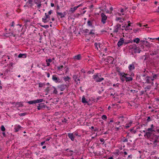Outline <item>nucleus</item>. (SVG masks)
<instances>
[{"label": "nucleus", "mask_w": 159, "mask_h": 159, "mask_svg": "<svg viewBox=\"0 0 159 159\" xmlns=\"http://www.w3.org/2000/svg\"><path fill=\"white\" fill-rule=\"evenodd\" d=\"M144 136L151 142V144L153 145V147L157 146V144L159 143V135L154 134L153 133L146 132L144 134Z\"/></svg>", "instance_id": "1"}, {"label": "nucleus", "mask_w": 159, "mask_h": 159, "mask_svg": "<svg viewBox=\"0 0 159 159\" xmlns=\"http://www.w3.org/2000/svg\"><path fill=\"white\" fill-rule=\"evenodd\" d=\"M101 76L100 75H99L98 73H97L96 74L93 75V77L96 82H101L104 80L103 78H100V77Z\"/></svg>", "instance_id": "2"}, {"label": "nucleus", "mask_w": 159, "mask_h": 159, "mask_svg": "<svg viewBox=\"0 0 159 159\" xmlns=\"http://www.w3.org/2000/svg\"><path fill=\"white\" fill-rule=\"evenodd\" d=\"M52 80L56 83H62V80L58 77L56 75H54L52 76Z\"/></svg>", "instance_id": "3"}, {"label": "nucleus", "mask_w": 159, "mask_h": 159, "mask_svg": "<svg viewBox=\"0 0 159 159\" xmlns=\"http://www.w3.org/2000/svg\"><path fill=\"white\" fill-rule=\"evenodd\" d=\"M45 17L44 18H42V21L44 23L48 22L50 20V16L47 14V13H45Z\"/></svg>", "instance_id": "4"}, {"label": "nucleus", "mask_w": 159, "mask_h": 159, "mask_svg": "<svg viewBox=\"0 0 159 159\" xmlns=\"http://www.w3.org/2000/svg\"><path fill=\"white\" fill-rule=\"evenodd\" d=\"M68 87L66 84H61L58 85L57 86V88L58 89H60L61 91H64L66 88H67Z\"/></svg>", "instance_id": "5"}, {"label": "nucleus", "mask_w": 159, "mask_h": 159, "mask_svg": "<svg viewBox=\"0 0 159 159\" xmlns=\"http://www.w3.org/2000/svg\"><path fill=\"white\" fill-rule=\"evenodd\" d=\"M101 22L103 24H104L106 23V21L107 19V16L104 14V13H102L101 14Z\"/></svg>", "instance_id": "6"}, {"label": "nucleus", "mask_w": 159, "mask_h": 159, "mask_svg": "<svg viewBox=\"0 0 159 159\" xmlns=\"http://www.w3.org/2000/svg\"><path fill=\"white\" fill-rule=\"evenodd\" d=\"M146 82L145 83L150 84L152 85H153L154 84L153 82H151L150 79V76H147L146 77Z\"/></svg>", "instance_id": "7"}, {"label": "nucleus", "mask_w": 159, "mask_h": 159, "mask_svg": "<svg viewBox=\"0 0 159 159\" xmlns=\"http://www.w3.org/2000/svg\"><path fill=\"white\" fill-rule=\"evenodd\" d=\"M125 39L123 38H122L120 39L117 43V45L118 47H120L124 43Z\"/></svg>", "instance_id": "8"}, {"label": "nucleus", "mask_w": 159, "mask_h": 159, "mask_svg": "<svg viewBox=\"0 0 159 159\" xmlns=\"http://www.w3.org/2000/svg\"><path fill=\"white\" fill-rule=\"evenodd\" d=\"M41 0H34V3L37 5V7L39 8H40L42 5V4L41 3Z\"/></svg>", "instance_id": "9"}, {"label": "nucleus", "mask_w": 159, "mask_h": 159, "mask_svg": "<svg viewBox=\"0 0 159 159\" xmlns=\"http://www.w3.org/2000/svg\"><path fill=\"white\" fill-rule=\"evenodd\" d=\"M39 105L37 106V109L38 110H41L43 108H45L46 106L44 103H40Z\"/></svg>", "instance_id": "10"}, {"label": "nucleus", "mask_w": 159, "mask_h": 159, "mask_svg": "<svg viewBox=\"0 0 159 159\" xmlns=\"http://www.w3.org/2000/svg\"><path fill=\"white\" fill-rule=\"evenodd\" d=\"M68 136L69 138L72 141H74L75 139V136L73 134V133H68Z\"/></svg>", "instance_id": "11"}, {"label": "nucleus", "mask_w": 159, "mask_h": 159, "mask_svg": "<svg viewBox=\"0 0 159 159\" xmlns=\"http://www.w3.org/2000/svg\"><path fill=\"white\" fill-rule=\"evenodd\" d=\"M74 61L79 60L81 59V56L80 54H78L77 55L73 57Z\"/></svg>", "instance_id": "12"}, {"label": "nucleus", "mask_w": 159, "mask_h": 159, "mask_svg": "<svg viewBox=\"0 0 159 159\" xmlns=\"http://www.w3.org/2000/svg\"><path fill=\"white\" fill-rule=\"evenodd\" d=\"M94 45L95 48H96L98 50H99L98 46V47H99V48L101 49L102 46L101 43H99L98 44L97 43H95L94 44Z\"/></svg>", "instance_id": "13"}, {"label": "nucleus", "mask_w": 159, "mask_h": 159, "mask_svg": "<svg viewBox=\"0 0 159 159\" xmlns=\"http://www.w3.org/2000/svg\"><path fill=\"white\" fill-rule=\"evenodd\" d=\"M27 54L26 53H20L18 56L19 58H25L27 57Z\"/></svg>", "instance_id": "14"}, {"label": "nucleus", "mask_w": 159, "mask_h": 159, "mask_svg": "<svg viewBox=\"0 0 159 159\" xmlns=\"http://www.w3.org/2000/svg\"><path fill=\"white\" fill-rule=\"evenodd\" d=\"M120 72V74L119 75L120 76H121L123 78H125L126 77H127V76H128L129 75L127 73H125L124 72H120V71H119Z\"/></svg>", "instance_id": "15"}, {"label": "nucleus", "mask_w": 159, "mask_h": 159, "mask_svg": "<svg viewBox=\"0 0 159 159\" xmlns=\"http://www.w3.org/2000/svg\"><path fill=\"white\" fill-rule=\"evenodd\" d=\"M28 0V1L26 2V4H27L30 7H31L33 5V1L30 0Z\"/></svg>", "instance_id": "16"}, {"label": "nucleus", "mask_w": 159, "mask_h": 159, "mask_svg": "<svg viewBox=\"0 0 159 159\" xmlns=\"http://www.w3.org/2000/svg\"><path fill=\"white\" fill-rule=\"evenodd\" d=\"M128 68L130 71H131L132 70L134 69L135 67L134 63H133L132 64H130Z\"/></svg>", "instance_id": "17"}, {"label": "nucleus", "mask_w": 159, "mask_h": 159, "mask_svg": "<svg viewBox=\"0 0 159 159\" xmlns=\"http://www.w3.org/2000/svg\"><path fill=\"white\" fill-rule=\"evenodd\" d=\"M129 48L130 49H133L134 51L135 49H137V46L135 44H134L132 45H130Z\"/></svg>", "instance_id": "18"}, {"label": "nucleus", "mask_w": 159, "mask_h": 159, "mask_svg": "<svg viewBox=\"0 0 159 159\" xmlns=\"http://www.w3.org/2000/svg\"><path fill=\"white\" fill-rule=\"evenodd\" d=\"M77 9V7H75L73 8H70V10H69V11L71 12V13H73Z\"/></svg>", "instance_id": "19"}, {"label": "nucleus", "mask_w": 159, "mask_h": 159, "mask_svg": "<svg viewBox=\"0 0 159 159\" xmlns=\"http://www.w3.org/2000/svg\"><path fill=\"white\" fill-rule=\"evenodd\" d=\"M152 75L153 76V78H155V79H159V74H154L152 73Z\"/></svg>", "instance_id": "20"}, {"label": "nucleus", "mask_w": 159, "mask_h": 159, "mask_svg": "<svg viewBox=\"0 0 159 159\" xmlns=\"http://www.w3.org/2000/svg\"><path fill=\"white\" fill-rule=\"evenodd\" d=\"M124 78L125 79L126 81L127 82H130L133 80V78L131 77H127Z\"/></svg>", "instance_id": "21"}, {"label": "nucleus", "mask_w": 159, "mask_h": 159, "mask_svg": "<svg viewBox=\"0 0 159 159\" xmlns=\"http://www.w3.org/2000/svg\"><path fill=\"white\" fill-rule=\"evenodd\" d=\"M132 41L134 43H138L140 41V39L139 38H137L133 39V41Z\"/></svg>", "instance_id": "22"}, {"label": "nucleus", "mask_w": 159, "mask_h": 159, "mask_svg": "<svg viewBox=\"0 0 159 159\" xmlns=\"http://www.w3.org/2000/svg\"><path fill=\"white\" fill-rule=\"evenodd\" d=\"M57 15L60 16L61 18H62L64 17V15H63V13L61 12H58L57 11Z\"/></svg>", "instance_id": "23"}, {"label": "nucleus", "mask_w": 159, "mask_h": 159, "mask_svg": "<svg viewBox=\"0 0 159 159\" xmlns=\"http://www.w3.org/2000/svg\"><path fill=\"white\" fill-rule=\"evenodd\" d=\"M82 103H87L88 102L87 101L86 99L85 98L84 96L82 97Z\"/></svg>", "instance_id": "24"}, {"label": "nucleus", "mask_w": 159, "mask_h": 159, "mask_svg": "<svg viewBox=\"0 0 159 159\" xmlns=\"http://www.w3.org/2000/svg\"><path fill=\"white\" fill-rule=\"evenodd\" d=\"M132 123V122L131 121L129 123L126 124V125L125 126V127L126 128H129V127H130Z\"/></svg>", "instance_id": "25"}, {"label": "nucleus", "mask_w": 159, "mask_h": 159, "mask_svg": "<svg viewBox=\"0 0 159 159\" xmlns=\"http://www.w3.org/2000/svg\"><path fill=\"white\" fill-rule=\"evenodd\" d=\"M87 24L88 25L91 26L92 27H93V25L92 22L90 20H88L87 22Z\"/></svg>", "instance_id": "26"}, {"label": "nucleus", "mask_w": 159, "mask_h": 159, "mask_svg": "<svg viewBox=\"0 0 159 159\" xmlns=\"http://www.w3.org/2000/svg\"><path fill=\"white\" fill-rule=\"evenodd\" d=\"M147 131H146V132H149L150 133H152L153 131H155V130H153V129H152V128H148L147 129Z\"/></svg>", "instance_id": "27"}, {"label": "nucleus", "mask_w": 159, "mask_h": 159, "mask_svg": "<svg viewBox=\"0 0 159 159\" xmlns=\"http://www.w3.org/2000/svg\"><path fill=\"white\" fill-rule=\"evenodd\" d=\"M35 103H39L41 102H42L43 101V99H38L37 100H35Z\"/></svg>", "instance_id": "28"}, {"label": "nucleus", "mask_w": 159, "mask_h": 159, "mask_svg": "<svg viewBox=\"0 0 159 159\" xmlns=\"http://www.w3.org/2000/svg\"><path fill=\"white\" fill-rule=\"evenodd\" d=\"M137 49H135L134 50V52L135 53H139L140 52L141 50L139 48V47H137Z\"/></svg>", "instance_id": "29"}, {"label": "nucleus", "mask_w": 159, "mask_h": 159, "mask_svg": "<svg viewBox=\"0 0 159 159\" xmlns=\"http://www.w3.org/2000/svg\"><path fill=\"white\" fill-rule=\"evenodd\" d=\"M70 79V78L68 76H66L64 78V80L65 82L67 81H69V80Z\"/></svg>", "instance_id": "30"}, {"label": "nucleus", "mask_w": 159, "mask_h": 159, "mask_svg": "<svg viewBox=\"0 0 159 159\" xmlns=\"http://www.w3.org/2000/svg\"><path fill=\"white\" fill-rule=\"evenodd\" d=\"M21 128V126H20V125H18L17 126V128H16L15 127V131L16 132H18L19 129Z\"/></svg>", "instance_id": "31"}, {"label": "nucleus", "mask_w": 159, "mask_h": 159, "mask_svg": "<svg viewBox=\"0 0 159 159\" xmlns=\"http://www.w3.org/2000/svg\"><path fill=\"white\" fill-rule=\"evenodd\" d=\"M73 78L74 79V80H75V82H77L76 80L78 78L77 76L76 75H74L73 76Z\"/></svg>", "instance_id": "32"}, {"label": "nucleus", "mask_w": 159, "mask_h": 159, "mask_svg": "<svg viewBox=\"0 0 159 159\" xmlns=\"http://www.w3.org/2000/svg\"><path fill=\"white\" fill-rule=\"evenodd\" d=\"M132 40H131V41H130V40L125 41H124V43L125 45H126L130 43H132Z\"/></svg>", "instance_id": "33"}, {"label": "nucleus", "mask_w": 159, "mask_h": 159, "mask_svg": "<svg viewBox=\"0 0 159 159\" xmlns=\"http://www.w3.org/2000/svg\"><path fill=\"white\" fill-rule=\"evenodd\" d=\"M94 31L95 30H90V31L89 33L88 34L89 35H90L91 34H94Z\"/></svg>", "instance_id": "34"}, {"label": "nucleus", "mask_w": 159, "mask_h": 159, "mask_svg": "<svg viewBox=\"0 0 159 159\" xmlns=\"http://www.w3.org/2000/svg\"><path fill=\"white\" fill-rule=\"evenodd\" d=\"M27 102L30 104H33L34 103V104L36 103L35 100L29 101H28Z\"/></svg>", "instance_id": "35"}, {"label": "nucleus", "mask_w": 159, "mask_h": 159, "mask_svg": "<svg viewBox=\"0 0 159 159\" xmlns=\"http://www.w3.org/2000/svg\"><path fill=\"white\" fill-rule=\"evenodd\" d=\"M52 88L54 89V91H53V93L56 94H57L58 92L56 88L54 86H52Z\"/></svg>", "instance_id": "36"}, {"label": "nucleus", "mask_w": 159, "mask_h": 159, "mask_svg": "<svg viewBox=\"0 0 159 159\" xmlns=\"http://www.w3.org/2000/svg\"><path fill=\"white\" fill-rule=\"evenodd\" d=\"M89 30L88 29H85L83 30V32L84 33H89Z\"/></svg>", "instance_id": "37"}, {"label": "nucleus", "mask_w": 159, "mask_h": 159, "mask_svg": "<svg viewBox=\"0 0 159 159\" xmlns=\"http://www.w3.org/2000/svg\"><path fill=\"white\" fill-rule=\"evenodd\" d=\"M39 87H42L45 85V84L44 83H39Z\"/></svg>", "instance_id": "38"}, {"label": "nucleus", "mask_w": 159, "mask_h": 159, "mask_svg": "<svg viewBox=\"0 0 159 159\" xmlns=\"http://www.w3.org/2000/svg\"><path fill=\"white\" fill-rule=\"evenodd\" d=\"M131 24V23H129L128 24V25L126 26L125 28V30H129V27L130 26Z\"/></svg>", "instance_id": "39"}, {"label": "nucleus", "mask_w": 159, "mask_h": 159, "mask_svg": "<svg viewBox=\"0 0 159 159\" xmlns=\"http://www.w3.org/2000/svg\"><path fill=\"white\" fill-rule=\"evenodd\" d=\"M107 116L105 115H103L102 116V118L103 120H106L107 119Z\"/></svg>", "instance_id": "40"}, {"label": "nucleus", "mask_w": 159, "mask_h": 159, "mask_svg": "<svg viewBox=\"0 0 159 159\" xmlns=\"http://www.w3.org/2000/svg\"><path fill=\"white\" fill-rule=\"evenodd\" d=\"M121 27V25L119 24H117L115 27V28H116L117 29L120 28Z\"/></svg>", "instance_id": "41"}, {"label": "nucleus", "mask_w": 159, "mask_h": 159, "mask_svg": "<svg viewBox=\"0 0 159 159\" xmlns=\"http://www.w3.org/2000/svg\"><path fill=\"white\" fill-rule=\"evenodd\" d=\"M152 85H148L147 86H146L144 89H150L151 88V87Z\"/></svg>", "instance_id": "42"}, {"label": "nucleus", "mask_w": 159, "mask_h": 159, "mask_svg": "<svg viewBox=\"0 0 159 159\" xmlns=\"http://www.w3.org/2000/svg\"><path fill=\"white\" fill-rule=\"evenodd\" d=\"M49 88L48 87H47L45 89V91H46V93H47L46 95H47L48 94V93H49Z\"/></svg>", "instance_id": "43"}, {"label": "nucleus", "mask_w": 159, "mask_h": 159, "mask_svg": "<svg viewBox=\"0 0 159 159\" xmlns=\"http://www.w3.org/2000/svg\"><path fill=\"white\" fill-rule=\"evenodd\" d=\"M40 26L42 27H44L46 29L49 28V25H40Z\"/></svg>", "instance_id": "44"}, {"label": "nucleus", "mask_w": 159, "mask_h": 159, "mask_svg": "<svg viewBox=\"0 0 159 159\" xmlns=\"http://www.w3.org/2000/svg\"><path fill=\"white\" fill-rule=\"evenodd\" d=\"M143 44L147 47H149L150 46V44L148 42V43H143Z\"/></svg>", "instance_id": "45"}, {"label": "nucleus", "mask_w": 159, "mask_h": 159, "mask_svg": "<svg viewBox=\"0 0 159 159\" xmlns=\"http://www.w3.org/2000/svg\"><path fill=\"white\" fill-rule=\"evenodd\" d=\"M1 130L2 131H4L5 130V128L4 125H2L1 126Z\"/></svg>", "instance_id": "46"}, {"label": "nucleus", "mask_w": 159, "mask_h": 159, "mask_svg": "<svg viewBox=\"0 0 159 159\" xmlns=\"http://www.w3.org/2000/svg\"><path fill=\"white\" fill-rule=\"evenodd\" d=\"M129 130H130V132L134 133V134H135L136 132V130H134L133 128L130 129Z\"/></svg>", "instance_id": "47"}, {"label": "nucleus", "mask_w": 159, "mask_h": 159, "mask_svg": "<svg viewBox=\"0 0 159 159\" xmlns=\"http://www.w3.org/2000/svg\"><path fill=\"white\" fill-rule=\"evenodd\" d=\"M27 113L25 112L20 113L19 114V115L20 116H24Z\"/></svg>", "instance_id": "48"}, {"label": "nucleus", "mask_w": 159, "mask_h": 159, "mask_svg": "<svg viewBox=\"0 0 159 159\" xmlns=\"http://www.w3.org/2000/svg\"><path fill=\"white\" fill-rule=\"evenodd\" d=\"M63 67V66L62 65H61L60 66H58L57 67V68L58 69V70H60L61 69H62Z\"/></svg>", "instance_id": "49"}, {"label": "nucleus", "mask_w": 159, "mask_h": 159, "mask_svg": "<svg viewBox=\"0 0 159 159\" xmlns=\"http://www.w3.org/2000/svg\"><path fill=\"white\" fill-rule=\"evenodd\" d=\"M146 92V90H145V91H142L140 92V95H143L144 93L145 92Z\"/></svg>", "instance_id": "50"}, {"label": "nucleus", "mask_w": 159, "mask_h": 159, "mask_svg": "<svg viewBox=\"0 0 159 159\" xmlns=\"http://www.w3.org/2000/svg\"><path fill=\"white\" fill-rule=\"evenodd\" d=\"M52 60L51 59H47L46 60V61L47 62H51L52 61Z\"/></svg>", "instance_id": "51"}, {"label": "nucleus", "mask_w": 159, "mask_h": 159, "mask_svg": "<svg viewBox=\"0 0 159 159\" xmlns=\"http://www.w3.org/2000/svg\"><path fill=\"white\" fill-rule=\"evenodd\" d=\"M108 59L109 60L110 59L111 61H112L111 63L113 64L112 62L114 61V58L111 57H109V59Z\"/></svg>", "instance_id": "52"}, {"label": "nucleus", "mask_w": 159, "mask_h": 159, "mask_svg": "<svg viewBox=\"0 0 159 159\" xmlns=\"http://www.w3.org/2000/svg\"><path fill=\"white\" fill-rule=\"evenodd\" d=\"M139 30V29H134L133 30V31L134 33H136Z\"/></svg>", "instance_id": "53"}, {"label": "nucleus", "mask_w": 159, "mask_h": 159, "mask_svg": "<svg viewBox=\"0 0 159 159\" xmlns=\"http://www.w3.org/2000/svg\"><path fill=\"white\" fill-rule=\"evenodd\" d=\"M118 29H117L116 28H115L114 30L113 31L114 33H117L118 32Z\"/></svg>", "instance_id": "54"}, {"label": "nucleus", "mask_w": 159, "mask_h": 159, "mask_svg": "<svg viewBox=\"0 0 159 159\" xmlns=\"http://www.w3.org/2000/svg\"><path fill=\"white\" fill-rule=\"evenodd\" d=\"M151 120V118L150 116H148L147 118V121L148 122L149 121Z\"/></svg>", "instance_id": "55"}, {"label": "nucleus", "mask_w": 159, "mask_h": 159, "mask_svg": "<svg viewBox=\"0 0 159 159\" xmlns=\"http://www.w3.org/2000/svg\"><path fill=\"white\" fill-rule=\"evenodd\" d=\"M140 42L142 43H148V41L146 40H141L140 41Z\"/></svg>", "instance_id": "56"}, {"label": "nucleus", "mask_w": 159, "mask_h": 159, "mask_svg": "<svg viewBox=\"0 0 159 159\" xmlns=\"http://www.w3.org/2000/svg\"><path fill=\"white\" fill-rule=\"evenodd\" d=\"M100 141L104 143V139L103 138H101L100 139Z\"/></svg>", "instance_id": "57"}, {"label": "nucleus", "mask_w": 159, "mask_h": 159, "mask_svg": "<svg viewBox=\"0 0 159 159\" xmlns=\"http://www.w3.org/2000/svg\"><path fill=\"white\" fill-rule=\"evenodd\" d=\"M150 79H151V82H153V81L154 80V79H155L153 78L152 76V77H150Z\"/></svg>", "instance_id": "58"}, {"label": "nucleus", "mask_w": 159, "mask_h": 159, "mask_svg": "<svg viewBox=\"0 0 159 159\" xmlns=\"http://www.w3.org/2000/svg\"><path fill=\"white\" fill-rule=\"evenodd\" d=\"M132 157V155L131 154H130L129 155L128 157L127 158L129 159V158H131Z\"/></svg>", "instance_id": "59"}, {"label": "nucleus", "mask_w": 159, "mask_h": 159, "mask_svg": "<svg viewBox=\"0 0 159 159\" xmlns=\"http://www.w3.org/2000/svg\"><path fill=\"white\" fill-rule=\"evenodd\" d=\"M52 13V10H51L50 11H49L48 12V15H51Z\"/></svg>", "instance_id": "60"}, {"label": "nucleus", "mask_w": 159, "mask_h": 159, "mask_svg": "<svg viewBox=\"0 0 159 159\" xmlns=\"http://www.w3.org/2000/svg\"><path fill=\"white\" fill-rule=\"evenodd\" d=\"M128 141V140L127 139H125L124 140H123V142H127Z\"/></svg>", "instance_id": "61"}, {"label": "nucleus", "mask_w": 159, "mask_h": 159, "mask_svg": "<svg viewBox=\"0 0 159 159\" xmlns=\"http://www.w3.org/2000/svg\"><path fill=\"white\" fill-rule=\"evenodd\" d=\"M156 54V53H155L153 52H152L150 54V55L151 56H153V55H155Z\"/></svg>", "instance_id": "62"}, {"label": "nucleus", "mask_w": 159, "mask_h": 159, "mask_svg": "<svg viewBox=\"0 0 159 159\" xmlns=\"http://www.w3.org/2000/svg\"><path fill=\"white\" fill-rule=\"evenodd\" d=\"M81 72L84 73H85L86 72L83 69H81Z\"/></svg>", "instance_id": "63"}, {"label": "nucleus", "mask_w": 159, "mask_h": 159, "mask_svg": "<svg viewBox=\"0 0 159 159\" xmlns=\"http://www.w3.org/2000/svg\"><path fill=\"white\" fill-rule=\"evenodd\" d=\"M115 129H116V130L117 131L119 130L120 128L119 127H115Z\"/></svg>", "instance_id": "64"}]
</instances>
